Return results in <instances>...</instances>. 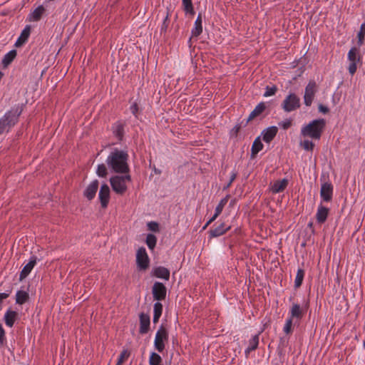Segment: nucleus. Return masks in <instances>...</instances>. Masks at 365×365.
I'll return each instance as SVG.
<instances>
[{"mask_svg": "<svg viewBox=\"0 0 365 365\" xmlns=\"http://www.w3.org/2000/svg\"><path fill=\"white\" fill-rule=\"evenodd\" d=\"M128 154L126 151L115 148L106 158V164L115 173L128 174L130 171Z\"/></svg>", "mask_w": 365, "mask_h": 365, "instance_id": "nucleus-1", "label": "nucleus"}, {"mask_svg": "<svg viewBox=\"0 0 365 365\" xmlns=\"http://www.w3.org/2000/svg\"><path fill=\"white\" fill-rule=\"evenodd\" d=\"M326 126V121L323 118L316 119L301 129V135L314 140H319Z\"/></svg>", "mask_w": 365, "mask_h": 365, "instance_id": "nucleus-2", "label": "nucleus"}, {"mask_svg": "<svg viewBox=\"0 0 365 365\" xmlns=\"http://www.w3.org/2000/svg\"><path fill=\"white\" fill-rule=\"evenodd\" d=\"M21 113V110L17 108H13L5 113L0 118V135L4 132H9L19 121V118Z\"/></svg>", "mask_w": 365, "mask_h": 365, "instance_id": "nucleus-3", "label": "nucleus"}, {"mask_svg": "<svg viewBox=\"0 0 365 365\" xmlns=\"http://www.w3.org/2000/svg\"><path fill=\"white\" fill-rule=\"evenodd\" d=\"M126 181H131L130 175H115L110 178V183L114 192L117 194L123 195L127 190Z\"/></svg>", "mask_w": 365, "mask_h": 365, "instance_id": "nucleus-4", "label": "nucleus"}, {"mask_svg": "<svg viewBox=\"0 0 365 365\" xmlns=\"http://www.w3.org/2000/svg\"><path fill=\"white\" fill-rule=\"evenodd\" d=\"M168 331L163 324H161L155 334L154 340L155 349L159 352H163L165 347V341H168Z\"/></svg>", "mask_w": 365, "mask_h": 365, "instance_id": "nucleus-5", "label": "nucleus"}, {"mask_svg": "<svg viewBox=\"0 0 365 365\" xmlns=\"http://www.w3.org/2000/svg\"><path fill=\"white\" fill-rule=\"evenodd\" d=\"M300 106V98L295 93H289L282 103V109L287 113L298 109Z\"/></svg>", "mask_w": 365, "mask_h": 365, "instance_id": "nucleus-6", "label": "nucleus"}, {"mask_svg": "<svg viewBox=\"0 0 365 365\" xmlns=\"http://www.w3.org/2000/svg\"><path fill=\"white\" fill-rule=\"evenodd\" d=\"M318 91V86L314 80H310L305 87L304 103L307 106H310L314 101L315 94Z\"/></svg>", "mask_w": 365, "mask_h": 365, "instance_id": "nucleus-7", "label": "nucleus"}, {"mask_svg": "<svg viewBox=\"0 0 365 365\" xmlns=\"http://www.w3.org/2000/svg\"><path fill=\"white\" fill-rule=\"evenodd\" d=\"M136 263L140 270H146L149 267L150 259L145 247H140L136 253Z\"/></svg>", "mask_w": 365, "mask_h": 365, "instance_id": "nucleus-8", "label": "nucleus"}, {"mask_svg": "<svg viewBox=\"0 0 365 365\" xmlns=\"http://www.w3.org/2000/svg\"><path fill=\"white\" fill-rule=\"evenodd\" d=\"M166 287L160 282H155L152 288L153 299L157 301L164 300L166 297Z\"/></svg>", "mask_w": 365, "mask_h": 365, "instance_id": "nucleus-9", "label": "nucleus"}, {"mask_svg": "<svg viewBox=\"0 0 365 365\" xmlns=\"http://www.w3.org/2000/svg\"><path fill=\"white\" fill-rule=\"evenodd\" d=\"M307 306L301 307L299 304L294 303L289 310V317L291 319H295L299 322L307 312Z\"/></svg>", "mask_w": 365, "mask_h": 365, "instance_id": "nucleus-10", "label": "nucleus"}, {"mask_svg": "<svg viewBox=\"0 0 365 365\" xmlns=\"http://www.w3.org/2000/svg\"><path fill=\"white\" fill-rule=\"evenodd\" d=\"M320 196L325 202L331 201L333 196V185L330 182H326L322 185Z\"/></svg>", "mask_w": 365, "mask_h": 365, "instance_id": "nucleus-11", "label": "nucleus"}, {"mask_svg": "<svg viewBox=\"0 0 365 365\" xmlns=\"http://www.w3.org/2000/svg\"><path fill=\"white\" fill-rule=\"evenodd\" d=\"M98 197L101 207L103 208H106L110 200V188L107 184H103L101 185L98 193Z\"/></svg>", "mask_w": 365, "mask_h": 365, "instance_id": "nucleus-12", "label": "nucleus"}, {"mask_svg": "<svg viewBox=\"0 0 365 365\" xmlns=\"http://www.w3.org/2000/svg\"><path fill=\"white\" fill-rule=\"evenodd\" d=\"M202 33V14L199 13L194 23V26L191 30V36L189 43L191 42L192 38H197Z\"/></svg>", "mask_w": 365, "mask_h": 365, "instance_id": "nucleus-13", "label": "nucleus"}, {"mask_svg": "<svg viewBox=\"0 0 365 365\" xmlns=\"http://www.w3.org/2000/svg\"><path fill=\"white\" fill-rule=\"evenodd\" d=\"M139 319H140L139 333L141 334H147L149 331L150 325V316L148 314H145V313L142 312L139 315Z\"/></svg>", "mask_w": 365, "mask_h": 365, "instance_id": "nucleus-14", "label": "nucleus"}, {"mask_svg": "<svg viewBox=\"0 0 365 365\" xmlns=\"http://www.w3.org/2000/svg\"><path fill=\"white\" fill-rule=\"evenodd\" d=\"M98 185L99 182L98 180H93L86 188L83 193L84 197H86L88 200H93L96 196Z\"/></svg>", "mask_w": 365, "mask_h": 365, "instance_id": "nucleus-15", "label": "nucleus"}, {"mask_svg": "<svg viewBox=\"0 0 365 365\" xmlns=\"http://www.w3.org/2000/svg\"><path fill=\"white\" fill-rule=\"evenodd\" d=\"M37 261V257L36 256H32L30 258L29 263H27L22 269L19 275V280L22 281L31 272L34 267L36 265Z\"/></svg>", "mask_w": 365, "mask_h": 365, "instance_id": "nucleus-16", "label": "nucleus"}, {"mask_svg": "<svg viewBox=\"0 0 365 365\" xmlns=\"http://www.w3.org/2000/svg\"><path fill=\"white\" fill-rule=\"evenodd\" d=\"M151 274L157 278L168 281L170 279V272L168 268L159 266L153 269Z\"/></svg>", "mask_w": 365, "mask_h": 365, "instance_id": "nucleus-17", "label": "nucleus"}, {"mask_svg": "<svg viewBox=\"0 0 365 365\" xmlns=\"http://www.w3.org/2000/svg\"><path fill=\"white\" fill-rule=\"evenodd\" d=\"M278 128L277 126H270L264 129L262 132V140L267 143H269L277 135Z\"/></svg>", "mask_w": 365, "mask_h": 365, "instance_id": "nucleus-18", "label": "nucleus"}, {"mask_svg": "<svg viewBox=\"0 0 365 365\" xmlns=\"http://www.w3.org/2000/svg\"><path fill=\"white\" fill-rule=\"evenodd\" d=\"M230 228L231 226H227L225 222H222L214 229H210L209 234L210 237H217L225 234Z\"/></svg>", "mask_w": 365, "mask_h": 365, "instance_id": "nucleus-19", "label": "nucleus"}, {"mask_svg": "<svg viewBox=\"0 0 365 365\" xmlns=\"http://www.w3.org/2000/svg\"><path fill=\"white\" fill-rule=\"evenodd\" d=\"M329 209L323 206L320 204L318 207L317 213H316V220L319 224H323L326 222L327 217L329 215Z\"/></svg>", "mask_w": 365, "mask_h": 365, "instance_id": "nucleus-20", "label": "nucleus"}, {"mask_svg": "<svg viewBox=\"0 0 365 365\" xmlns=\"http://www.w3.org/2000/svg\"><path fill=\"white\" fill-rule=\"evenodd\" d=\"M266 109V105L264 102H261L259 104L257 105V106L255 108V109L250 113L248 118L247 119V121L245 124V126L247 125V124L252 120L256 117L259 116L260 114H262L264 110Z\"/></svg>", "mask_w": 365, "mask_h": 365, "instance_id": "nucleus-21", "label": "nucleus"}, {"mask_svg": "<svg viewBox=\"0 0 365 365\" xmlns=\"http://www.w3.org/2000/svg\"><path fill=\"white\" fill-rule=\"evenodd\" d=\"M262 331L259 332L258 334L253 336L250 340H249V344L247 349L245 351V355L247 357L250 352L252 351H255L257 349L259 345V335Z\"/></svg>", "mask_w": 365, "mask_h": 365, "instance_id": "nucleus-22", "label": "nucleus"}, {"mask_svg": "<svg viewBox=\"0 0 365 365\" xmlns=\"http://www.w3.org/2000/svg\"><path fill=\"white\" fill-rule=\"evenodd\" d=\"M125 124L120 121H117L113 125L112 130L113 135L118 140H122L124 136Z\"/></svg>", "mask_w": 365, "mask_h": 365, "instance_id": "nucleus-23", "label": "nucleus"}, {"mask_svg": "<svg viewBox=\"0 0 365 365\" xmlns=\"http://www.w3.org/2000/svg\"><path fill=\"white\" fill-rule=\"evenodd\" d=\"M30 34H31V27H30V26L27 25L21 31L20 36L18 38V39L16 40V41L15 43V46L16 47H19V46H21L23 44H24L27 41V40L30 36Z\"/></svg>", "mask_w": 365, "mask_h": 365, "instance_id": "nucleus-24", "label": "nucleus"}, {"mask_svg": "<svg viewBox=\"0 0 365 365\" xmlns=\"http://www.w3.org/2000/svg\"><path fill=\"white\" fill-rule=\"evenodd\" d=\"M18 317V313L15 311L8 309L4 317L5 324L9 327H12Z\"/></svg>", "mask_w": 365, "mask_h": 365, "instance_id": "nucleus-25", "label": "nucleus"}, {"mask_svg": "<svg viewBox=\"0 0 365 365\" xmlns=\"http://www.w3.org/2000/svg\"><path fill=\"white\" fill-rule=\"evenodd\" d=\"M288 185V180L284 178L281 180H277L272 185L271 191L273 193H279L284 191Z\"/></svg>", "mask_w": 365, "mask_h": 365, "instance_id": "nucleus-26", "label": "nucleus"}, {"mask_svg": "<svg viewBox=\"0 0 365 365\" xmlns=\"http://www.w3.org/2000/svg\"><path fill=\"white\" fill-rule=\"evenodd\" d=\"M349 62H361V56L359 53V48L353 46L350 48L347 54Z\"/></svg>", "mask_w": 365, "mask_h": 365, "instance_id": "nucleus-27", "label": "nucleus"}, {"mask_svg": "<svg viewBox=\"0 0 365 365\" xmlns=\"http://www.w3.org/2000/svg\"><path fill=\"white\" fill-rule=\"evenodd\" d=\"M182 6L186 15L193 16L195 14L192 0H182Z\"/></svg>", "mask_w": 365, "mask_h": 365, "instance_id": "nucleus-28", "label": "nucleus"}, {"mask_svg": "<svg viewBox=\"0 0 365 365\" xmlns=\"http://www.w3.org/2000/svg\"><path fill=\"white\" fill-rule=\"evenodd\" d=\"M263 148V144L262 143L259 137H257L253 142L251 148V158H255L256 155L262 150Z\"/></svg>", "mask_w": 365, "mask_h": 365, "instance_id": "nucleus-29", "label": "nucleus"}, {"mask_svg": "<svg viewBox=\"0 0 365 365\" xmlns=\"http://www.w3.org/2000/svg\"><path fill=\"white\" fill-rule=\"evenodd\" d=\"M29 299V294L24 290H19L16 294V303L18 304H24Z\"/></svg>", "mask_w": 365, "mask_h": 365, "instance_id": "nucleus-30", "label": "nucleus"}, {"mask_svg": "<svg viewBox=\"0 0 365 365\" xmlns=\"http://www.w3.org/2000/svg\"><path fill=\"white\" fill-rule=\"evenodd\" d=\"M45 11V9L43 6H38L34 11L30 14V20L34 21H38L41 19L42 15Z\"/></svg>", "mask_w": 365, "mask_h": 365, "instance_id": "nucleus-31", "label": "nucleus"}, {"mask_svg": "<svg viewBox=\"0 0 365 365\" xmlns=\"http://www.w3.org/2000/svg\"><path fill=\"white\" fill-rule=\"evenodd\" d=\"M17 52L16 50H11L4 55L2 59V64L4 67L8 66L16 58Z\"/></svg>", "mask_w": 365, "mask_h": 365, "instance_id": "nucleus-32", "label": "nucleus"}, {"mask_svg": "<svg viewBox=\"0 0 365 365\" xmlns=\"http://www.w3.org/2000/svg\"><path fill=\"white\" fill-rule=\"evenodd\" d=\"M357 46L361 47L364 44L365 41V22L361 24L359 31L357 33Z\"/></svg>", "mask_w": 365, "mask_h": 365, "instance_id": "nucleus-33", "label": "nucleus"}, {"mask_svg": "<svg viewBox=\"0 0 365 365\" xmlns=\"http://www.w3.org/2000/svg\"><path fill=\"white\" fill-rule=\"evenodd\" d=\"M304 277V270L302 268L297 269V275L294 280V287L296 289L301 287Z\"/></svg>", "mask_w": 365, "mask_h": 365, "instance_id": "nucleus-34", "label": "nucleus"}, {"mask_svg": "<svg viewBox=\"0 0 365 365\" xmlns=\"http://www.w3.org/2000/svg\"><path fill=\"white\" fill-rule=\"evenodd\" d=\"M170 11L168 9L167 11H166V15L164 17V19L163 21V23H162V25L160 27V33L161 34H163V33L165 34L167 32L168 28V26L170 25Z\"/></svg>", "mask_w": 365, "mask_h": 365, "instance_id": "nucleus-35", "label": "nucleus"}, {"mask_svg": "<svg viewBox=\"0 0 365 365\" xmlns=\"http://www.w3.org/2000/svg\"><path fill=\"white\" fill-rule=\"evenodd\" d=\"M163 359L161 356L155 353L152 352L150 354V358H149V364L150 365H162Z\"/></svg>", "mask_w": 365, "mask_h": 365, "instance_id": "nucleus-36", "label": "nucleus"}, {"mask_svg": "<svg viewBox=\"0 0 365 365\" xmlns=\"http://www.w3.org/2000/svg\"><path fill=\"white\" fill-rule=\"evenodd\" d=\"M145 242L148 248L153 250L156 246L157 237L153 234H148L146 237Z\"/></svg>", "mask_w": 365, "mask_h": 365, "instance_id": "nucleus-37", "label": "nucleus"}, {"mask_svg": "<svg viewBox=\"0 0 365 365\" xmlns=\"http://www.w3.org/2000/svg\"><path fill=\"white\" fill-rule=\"evenodd\" d=\"M96 174L99 178H106L108 173L105 164H99L97 167Z\"/></svg>", "mask_w": 365, "mask_h": 365, "instance_id": "nucleus-38", "label": "nucleus"}, {"mask_svg": "<svg viewBox=\"0 0 365 365\" xmlns=\"http://www.w3.org/2000/svg\"><path fill=\"white\" fill-rule=\"evenodd\" d=\"M229 197H230V195H227L226 197H225L220 201L219 204L217 205L215 210V212H216L217 215L221 214L224 207L228 202Z\"/></svg>", "mask_w": 365, "mask_h": 365, "instance_id": "nucleus-39", "label": "nucleus"}, {"mask_svg": "<svg viewBox=\"0 0 365 365\" xmlns=\"http://www.w3.org/2000/svg\"><path fill=\"white\" fill-rule=\"evenodd\" d=\"M277 87L275 85H273L272 86H267L265 88V92L264 93L263 96L264 97H269L272 96L276 94L277 91Z\"/></svg>", "mask_w": 365, "mask_h": 365, "instance_id": "nucleus-40", "label": "nucleus"}, {"mask_svg": "<svg viewBox=\"0 0 365 365\" xmlns=\"http://www.w3.org/2000/svg\"><path fill=\"white\" fill-rule=\"evenodd\" d=\"M292 323L293 320L288 317L283 328V331L286 334H290L292 333Z\"/></svg>", "mask_w": 365, "mask_h": 365, "instance_id": "nucleus-41", "label": "nucleus"}, {"mask_svg": "<svg viewBox=\"0 0 365 365\" xmlns=\"http://www.w3.org/2000/svg\"><path fill=\"white\" fill-rule=\"evenodd\" d=\"M358 63L361 64V62H354V61L349 62V66H348L347 69L351 76L354 75L355 73L356 72Z\"/></svg>", "mask_w": 365, "mask_h": 365, "instance_id": "nucleus-42", "label": "nucleus"}, {"mask_svg": "<svg viewBox=\"0 0 365 365\" xmlns=\"http://www.w3.org/2000/svg\"><path fill=\"white\" fill-rule=\"evenodd\" d=\"M300 144L304 150L308 151H312L314 148V144L309 140H305Z\"/></svg>", "mask_w": 365, "mask_h": 365, "instance_id": "nucleus-43", "label": "nucleus"}, {"mask_svg": "<svg viewBox=\"0 0 365 365\" xmlns=\"http://www.w3.org/2000/svg\"><path fill=\"white\" fill-rule=\"evenodd\" d=\"M163 312V304L157 302L153 306V314L161 317Z\"/></svg>", "mask_w": 365, "mask_h": 365, "instance_id": "nucleus-44", "label": "nucleus"}, {"mask_svg": "<svg viewBox=\"0 0 365 365\" xmlns=\"http://www.w3.org/2000/svg\"><path fill=\"white\" fill-rule=\"evenodd\" d=\"M129 356L130 353L128 351V350H123L118 359L117 365H121L123 361L129 357Z\"/></svg>", "mask_w": 365, "mask_h": 365, "instance_id": "nucleus-45", "label": "nucleus"}, {"mask_svg": "<svg viewBox=\"0 0 365 365\" xmlns=\"http://www.w3.org/2000/svg\"><path fill=\"white\" fill-rule=\"evenodd\" d=\"M279 125L284 130H287L291 127L292 120L290 119H287L285 120L281 121L279 123Z\"/></svg>", "mask_w": 365, "mask_h": 365, "instance_id": "nucleus-46", "label": "nucleus"}, {"mask_svg": "<svg viewBox=\"0 0 365 365\" xmlns=\"http://www.w3.org/2000/svg\"><path fill=\"white\" fill-rule=\"evenodd\" d=\"M139 106L138 104L135 102H134L130 107V112L136 117L138 118V114L139 113Z\"/></svg>", "mask_w": 365, "mask_h": 365, "instance_id": "nucleus-47", "label": "nucleus"}, {"mask_svg": "<svg viewBox=\"0 0 365 365\" xmlns=\"http://www.w3.org/2000/svg\"><path fill=\"white\" fill-rule=\"evenodd\" d=\"M148 229L153 232H158L159 231V225L155 222H150L148 223Z\"/></svg>", "mask_w": 365, "mask_h": 365, "instance_id": "nucleus-48", "label": "nucleus"}, {"mask_svg": "<svg viewBox=\"0 0 365 365\" xmlns=\"http://www.w3.org/2000/svg\"><path fill=\"white\" fill-rule=\"evenodd\" d=\"M5 330L4 329L2 325L0 324V346H3L6 341L5 336Z\"/></svg>", "mask_w": 365, "mask_h": 365, "instance_id": "nucleus-49", "label": "nucleus"}, {"mask_svg": "<svg viewBox=\"0 0 365 365\" xmlns=\"http://www.w3.org/2000/svg\"><path fill=\"white\" fill-rule=\"evenodd\" d=\"M237 175V172L234 171V172L232 173L231 176H230V179L229 180L228 183L224 187V190L227 189V188H229L231 186V185L233 182V181L236 179Z\"/></svg>", "mask_w": 365, "mask_h": 365, "instance_id": "nucleus-50", "label": "nucleus"}, {"mask_svg": "<svg viewBox=\"0 0 365 365\" xmlns=\"http://www.w3.org/2000/svg\"><path fill=\"white\" fill-rule=\"evenodd\" d=\"M241 128H242L241 124L238 123V124L235 125V127L231 130L232 135H235V136H237V133L240 130Z\"/></svg>", "mask_w": 365, "mask_h": 365, "instance_id": "nucleus-51", "label": "nucleus"}, {"mask_svg": "<svg viewBox=\"0 0 365 365\" xmlns=\"http://www.w3.org/2000/svg\"><path fill=\"white\" fill-rule=\"evenodd\" d=\"M318 109H319V112H321L324 114H326V113H329V108L322 104L319 105Z\"/></svg>", "mask_w": 365, "mask_h": 365, "instance_id": "nucleus-52", "label": "nucleus"}, {"mask_svg": "<svg viewBox=\"0 0 365 365\" xmlns=\"http://www.w3.org/2000/svg\"><path fill=\"white\" fill-rule=\"evenodd\" d=\"M220 215H217L216 212H215L214 215L207 221V224H211L213 221L215 220V219L219 216Z\"/></svg>", "mask_w": 365, "mask_h": 365, "instance_id": "nucleus-53", "label": "nucleus"}, {"mask_svg": "<svg viewBox=\"0 0 365 365\" xmlns=\"http://www.w3.org/2000/svg\"><path fill=\"white\" fill-rule=\"evenodd\" d=\"M160 317V316L153 314V322L155 324L157 323L159 321Z\"/></svg>", "mask_w": 365, "mask_h": 365, "instance_id": "nucleus-54", "label": "nucleus"}, {"mask_svg": "<svg viewBox=\"0 0 365 365\" xmlns=\"http://www.w3.org/2000/svg\"><path fill=\"white\" fill-rule=\"evenodd\" d=\"M210 224H207V222L204 225V227H202V230H205L207 228V227Z\"/></svg>", "mask_w": 365, "mask_h": 365, "instance_id": "nucleus-55", "label": "nucleus"}, {"mask_svg": "<svg viewBox=\"0 0 365 365\" xmlns=\"http://www.w3.org/2000/svg\"><path fill=\"white\" fill-rule=\"evenodd\" d=\"M155 173L156 174H160V170H158L157 169H155Z\"/></svg>", "mask_w": 365, "mask_h": 365, "instance_id": "nucleus-56", "label": "nucleus"}, {"mask_svg": "<svg viewBox=\"0 0 365 365\" xmlns=\"http://www.w3.org/2000/svg\"><path fill=\"white\" fill-rule=\"evenodd\" d=\"M3 77V73L1 71H0V80Z\"/></svg>", "mask_w": 365, "mask_h": 365, "instance_id": "nucleus-57", "label": "nucleus"}, {"mask_svg": "<svg viewBox=\"0 0 365 365\" xmlns=\"http://www.w3.org/2000/svg\"><path fill=\"white\" fill-rule=\"evenodd\" d=\"M309 227H312V222H310V223L309 224Z\"/></svg>", "mask_w": 365, "mask_h": 365, "instance_id": "nucleus-58", "label": "nucleus"}]
</instances>
